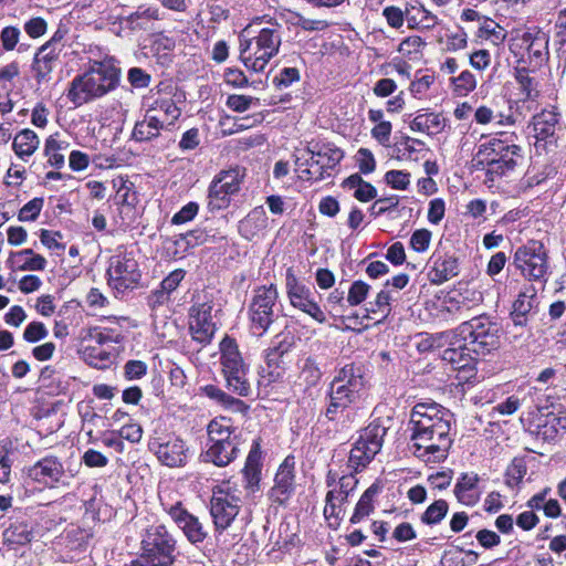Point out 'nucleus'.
I'll list each match as a JSON object with an SVG mask.
<instances>
[{"label":"nucleus","instance_id":"nucleus-1","mask_svg":"<svg viewBox=\"0 0 566 566\" xmlns=\"http://www.w3.org/2000/svg\"><path fill=\"white\" fill-rule=\"evenodd\" d=\"M453 415L436 402H419L410 415V449L418 459L427 463L443 461L453 439L451 436Z\"/></svg>","mask_w":566,"mask_h":566},{"label":"nucleus","instance_id":"nucleus-2","mask_svg":"<svg viewBox=\"0 0 566 566\" xmlns=\"http://www.w3.org/2000/svg\"><path fill=\"white\" fill-rule=\"evenodd\" d=\"M97 54L90 50L86 70L76 75L69 84L66 98L75 106H82L101 98L116 90L120 82L122 70L118 61L97 49Z\"/></svg>","mask_w":566,"mask_h":566},{"label":"nucleus","instance_id":"nucleus-3","mask_svg":"<svg viewBox=\"0 0 566 566\" xmlns=\"http://www.w3.org/2000/svg\"><path fill=\"white\" fill-rule=\"evenodd\" d=\"M283 27L266 15L255 18L240 35L239 59L255 73L265 71L269 62L279 53Z\"/></svg>","mask_w":566,"mask_h":566},{"label":"nucleus","instance_id":"nucleus-4","mask_svg":"<svg viewBox=\"0 0 566 566\" xmlns=\"http://www.w3.org/2000/svg\"><path fill=\"white\" fill-rule=\"evenodd\" d=\"M366 384L365 369L361 365L352 363L342 367L328 387L326 418L335 421L352 405L357 403L365 392Z\"/></svg>","mask_w":566,"mask_h":566},{"label":"nucleus","instance_id":"nucleus-5","mask_svg":"<svg viewBox=\"0 0 566 566\" xmlns=\"http://www.w3.org/2000/svg\"><path fill=\"white\" fill-rule=\"evenodd\" d=\"M343 157V151L334 145L311 140L303 149L295 150V169L303 180H323Z\"/></svg>","mask_w":566,"mask_h":566},{"label":"nucleus","instance_id":"nucleus-6","mask_svg":"<svg viewBox=\"0 0 566 566\" xmlns=\"http://www.w3.org/2000/svg\"><path fill=\"white\" fill-rule=\"evenodd\" d=\"M208 448L203 461L216 467H227L234 461L239 453V437L231 426L230 419L219 417L208 424Z\"/></svg>","mask_w":566,"mask_h":566},{"label":"nucleus","instance_id":"nucleus-7","mask_svg":"<svg viewBox=\"0 0 566 566\" xmlns=\"http://www.w3.org/2000/svg\"><path fill=\"white\" fill-rule=\"evenodd\" d=\"M163 510L168 514L176 526L192 545L202 544L208 535V528L203 522L185 506L180 494L166 486L158 493Z\"/></svg>","mask_w":566,"mask_h":566},{"label":"nucleus","instance_id":"nucleus-8","mask_svg":"<svg viewBox=\"0 0 566 566\" xmlns=\"http://www.w3.org/2000/svg\"><path fill=\"white\" fill-rule=\"evenodd\" d=\"M221 375L226 388L238 397H248L251 384L248 378L249 365L245 364L234 338L224 336L219 345Z\"/></svg>","mask_w":566,"mask_h":566},{"label":"nucleus","instance_id":"nucleus-9","mask_svg":"<svg viewBox=\"0 0 566 566\" xmlns=\"http://www.w3.org/2000/svg\"><path fill=\"white\" fill-rule=\"evenodd\" d=\"M459 335L476 356H485L496 350L501 345V326L490 315L482 314L461 323Z\"/></svg>","mask_w":566,"mask_h":566},{"label":"nucleus","instance_id":"nucleus-10","mask_svg":"<svg viewBox=\"0 0 566 566\" xmlns=\"http://www.w3.org/2000/svg\"><path fill=\"white\" fill-rule=\"evenodd\" d=\"M242 506V491L230 481H223L212 488L210 515L218 533L228 530Z\"/></svg>","mask_w":566,"mask_h":566},{"label":"nucleus","instance_id":"nucleus-11","mask_svg":"<svg viewBox=\"0 0 566 566\" xmlns=\"http://www.w3.org/2000/svg\"><path fill=\"white\" fill-rule=\"evenodd\" d=\"M386 433L387 428L378 421L363 429L349 452L345 470L355 474L366 468L380 451Z\"/></svg>","mask_w":566,"mask_h":566},{"label":"nucleus","instance_id":"nucleus-12","mask_svg":"<svg viewBox=\"0 0 566 566\" xmlns=\"http://www.w3.org/2000/svg\"><path fill=\"white\" fill-rule=\"evenodd\" d=\"M358 480L353 472L342 470L337 472L329 469L326 475V485L329 488L326 494L324 516L326 520L334 518L335 524L344 516L343 505L347 497L355 491Z\"/></svg>","mask_w":566,"mask_h":566},{"label":"nucleus","instance_id":"nucleus-13","mask_svg":"<svg viewBox=\"0 0 566 566\" xmlns=\"http://www.w3.org/2000/svg\"><path fill=\"white\" fill-rule=\"evenodd\" d=\"M548 35L538 29H528L511 39V52L527 62L533 69L541 67L548 61Z\"/></svg>","mask_w":566,"mask_h":566},{"label":"nucleus","instance_id":"nucleus-14","mask_svg":"<svg viewBox=\"0 0 566 566\" xmlns=\"http://www.w3.org/2000/svg\"><path fill=\"white\" fill-rule=\"evenodd\" d=\"M513 264L530 281L545 283L548 277V253L541 241H528L516 249Z\"/></svg>","mask_w":566,"mask_h":566},{"label":"nucleus","instance_id":"nucleus-15","mask_svg":"<svg viewBox=\"0 0 566 566\" xmlns=\"http://www.w3.org/2000/svg\"><path fill=\"white\" fill-rule=\"evenodd\" d=\"M245 168L235 166L219 171L208 189V209L219 211L230 206L231 197L240 191Z\"/></svg>","mask_w":566,"mask_h":566},{"label":"nucleus","instance_id":"nucleus-16","mask_svg":"<svg viewBox=\"0 0 566 566\" xmlns=\"http://www.w3.org/2000/svg\"><path fill=\"white\" fill-rule=\"evenodd\" d=\"M140 277L139 265L130 253H119L109 259L107 282L117 293L136 287Z\"/></svg>","mask_w":566,"mask_h":566},{"label":"nucleus","instance_id":"nucleus-17","mask_svg":"<svg viewBox=\"0 0 566 566\" xmlns=\"http://www.w3.org/2000/svg\"><path fill=\"white\" fill-rule=\"evenodd\" d=\"M277 297L279 293L274 284L260 286L254 291L249 306L251 327L254 333L262 335L274 322V306Z\"/></svg>","mask_w":566,"mask_h":566},{"label":"nucleus","instance_id":"nucleus-18","mask_svg":"<svg viewBox=\"0 0 566 566\" xmlns=\"http://www.w3.org/2000/svg\"><path fill=\"white\" fill-rule=\"evenodd\" d=\"M175 539L165 525L149 526L142 539L143 554L154 559L157 566H171Z\"/></svg>","mask_w":566,"mask_h":566},{"label":"nucleus","instance_id":"nucleus-19","mask_svg":"<svg viewBox=\"0 0 566 566\" xmlns=\"http://www.w3.org/2000/svg\"><path fill=\"white\" fill-rule=\"evenodd\" d=\"M286 293L292 306L306 313L317 323L326 322V315L315 302L314 293L310 287L298 282L291 269L286 272Z\"/></svg>","mask_w":566,"mask_h":566},{"label":"nucleus","instance_id":"nucleus-20","mask_svg":"<svg viewBox=\"0 0 566 566\" xmlns=\"http://www.w3.org/2000/svg\"><path fill=\"white\" fill-rule=\"evenodd\" d=\"M27 475L45 488L66 484V471L62 461L55 455H46L27 469Z\"/></svg>","mask_w":566,"mask_h":566},{"label":"nucleus","instance_id":"nucleus-21","mask_svg":"<svg viewBox=\"0 0 566 566\" xmlns=\"http://www.w3.org/2000/svg\"><path fill=\"white\" fill-rule=\"evenodd\" d=\"M158 461L169 468L184 467L188 459V448L185 441L178 437L158 438L149 443Z\"/></svg>","mask_w":566,"mask_h":566},{"label":"nucleus","instance_id":"nucleus-22","mask_svg":"<svg viewBox=\"0 0 566 566\" xmlns=\"http://www.w3.org/2000/svg\"><path fill=\"white\" fill-rule=\"evenodd\" d=\"M474 354L468 349V344L458 347H450L443 350L442 360L451 366L457 373L455 378L459 384H465L475 378L476 376V358Z\"/></svg>","mask_w":566,"mask_h":566},{"label":"nucleus","instance_id":"nucleus-23","mask_svg":"<svg viewBox=\"0 0 566 566\" xmlns=\"http://www.w3.org/2000/svg\"><path fill=\"white\" fill-rule=\"evenodd\" d=\"M212 306L208 303L191 306L189 314V331L195 342L201 346L211 343L216 325L211 316Z\"/></svg>","mask_w":566,"mask_h":566},{"label":"nucleus","instance_id":"nucleus-24","mask_svg":"<svg viewBox=\"0 0 566 566\" xmlns=\"http://www.w3.org/2000/svg\"><path fill=\"white\" fill-rule=\"evenodd\" d=\"M295 459L293 455H287L279 467L274 478V485L270 490V499L277 504H285L294 494L295 491Z\"/></svg>","mask_w":566,"mask_h":566},{"label":"nucleus","instance_id":"nucleus-25","mask_svg":"<svg viewBox=\"0 0 566 566\" xmlns=\"http://www.w3.org/2000/svg\"><path fill=\"white\" fill-rule=\"evenodd\" d=\"M428 280L440 285L459 274L460 263L454 254L434 251L429 259Z\"/></svg>","mask_w":566,"mask_h":566},{"label":"nucleus","instance_id":"nucleus-26","mask_svg":"<svg viewBox=\"0 0 566 566\" xmlns=\"http://www.w3.org/2000/svg\"><path fill=\"white\" fill-rule=\"evenodd\" d=\"M538 305L537 292L534 286H525L513 303L510 317L516 327H525L534 310Z\"/></svg>","mask_w":566,"mask_h":566},{"label":"nucleus","instance_id":"nucleus-27","mask_svg":"<svg viewBox=\"0 0 566 566\" xmlns=\"http://www.w3.org/2000/svg\"><path fill=\"white\" fill-rule=\"evenodd\" d=\"M507 147V139H503L501 133L491 138L490 140L482 143L478 151L475 154L476 165L485 166L488 180L494 181L493 171H499L500 166L495 161L499 163V154H501L504 148Z\"/></svg>","mask_w":566,"mask_h":566},{"label":"nucleus","instance_id":"nucleus-28","mask_svg":"<svg viewBox=\"0 0 566 566\" xmlns=\"http://www.w3.org/2000/svg\"><path fill=\"white\" fill-rule=\"evenodd\" d=\"M480 478L475 472H463L454 485V496L465 506H474L481 499L482 491L479 488Z\"/></svg>","mask_w":566,"mask_h":566},{"label":"nucleus","instance_id":"nucleus-29","mask_svg":"<svg viewBox=\"0 0 566 566\" xmlns=\"http://www.w3.org/2000/svg\"><path fill=\"white\" fill-rule=\"evenodd\" d=\"M62 48H53L51 44L41 45L34 54L32 69L39 82L48 80L56 65Z\"/></svg>","mask_w":566,"mask_h":566},{"label":"nucleus","instance_id":"nucleus-30","mask_svg":"<svg viewBox=\"0 0 566 566\" xmlns=\"http://www.w3.org/2000/svg\"><path fill=\"white\" fill-rule=\"evenodd\" d=\"M268 224L266 212L262 206H259L239 221L238 231L242 238L251 241L259 237L268 228Z\"/></svg>","mask_w":566,"mask_h":566},{"label":"nucleus","instance_id":"nucleus-31","mask_svg":"<svg viewBox=\"0 0 566 566\" xmlns=\"http://www.w3.org/2000/svg\"><path fill=\"white\" fill-rule=\"evenodd\" d=\"M148 101V113L159 115L165 120L166 128L172 126L181 116V108L177 106L172 97L151 95Z\"/></svg>","mask_w":566,"mask_h":566},{"label":"nucleus","instance_id":"nucleus-32","mask_svg":"<svg viewBox=\"0 0 566 566\" xmlns=\"http://www.w3.org/2000/svg\"><path fill=\"white\" fill-rule=\"evenodd\" d=\"M503 139H507V147L499 154V163L500 166L499 171H493V178L505 175L507 171H512L516 166L518 160L523 158L522 148L514 143V134L501 133Z\"/></svg>","mask_w":566,"mask_h":566},{"label":"nucleus","instance_id":"nucleus-33","mask_svg":"<svg viewBox=\"0 0 566 566\" xmlns=\"http://www.w3.org/2000/svg\"><path fill=\"white\" fill-rule=\"evenodd\" d=\"M8 263L18 271H43L48 264L46 259L32 249L11 252Z\"/></svg>","mask_w":566,"mask_h":566},{"label":"nucleus","instance_id":"nucleus-34","mask_svg":"<svg viewBox=\"0 0 566 566\" xmlns=\"http://www.w3.org/2000/svg\"><path fill=\"white\" fill-rule=\"evenodd\" d=\"M163 129H166L165 120L157 114L148 113L147 109L145 119L135 124L132 137L136 142H149L158 137Z\"/></svg>","mask_w":566,"mask_h":566},{"label":"nucleus","instance_id":"nucleus-35","mask_svg":"<svg viewBox=\"0 0 566 566\" xmlns=\"http://www.w3.org/2000/svg\"><path fill=\"white\" fill-rule=\"evenodd\" d=\"M200 391L203 396L211 399L219 406L235 411V412H245L248 410V405L241 400L240 398H235L232 395L226 392L220 387L216 385H206L200 387Z\"/></svg>","mask_w":566,"mask_h":566},{"label":"nucleus","instance_id":"nucleus-36","mask_svg":"<svg viewBox=\"0 0 566 566\" xmlns=\"http://www.w3.org/2000/svg\"><path fill=\"white\" fill-rule=\"evenodd\" d=\"M531 73L525 66L515 69L514 77L517 83L521 101L523 102L535 101L539 96V82Z\"/></svg>","mask_w":566,"mask_h":566},{"label":"nucleus","instance_id":"nucleus-37","mask_svg":"<svg viewBox=\"0 0 566 566\" xmlns=\"http://www.w3.org/2000/svg\"><path fill=\"white\" fill-rule=\"evenodd\" d=\"M163 19V12L155 4H142L127 17L132 29L147 30L154 21Z\"/></svg>","mask_w":566,"mask_h":566},{"label":"nucleus","instance_id":"nucleus-38","mask_svg":"<svg viewBox=\"0 0 566 566\" xmlns=\"http://www.w3.org/2000/svg\"><path fill=\"white\" fill-rule=\"evenodd\" d=\"M412 132L437 135L444 127V119L437 113H418L409 125Z\"/></svg>","mask_w":566,"mask_h":566},{"label":"nucleus","instance_id":"nucleus-39","mask_svg":"<svg viewBox=\"0 0 566 566\" xmlns=\"http://www.w3.org/2000/svg\"><path fill=\"white\" fill-rule=\"evenodd\" d=\"M39 145L38 135L32 129L24 128L14 136L12 148L19 158L25 159L35 153Z\"/></svg>","mask_w":566,"mask_h":566},{"label":"nucleus","instance_id":"nucleus-40","mask_svg":"<svg viewBox=\"0 0 566 566\" xmlns=\"http://www.w3.org/2000/svg\"><path fill=\"white\" fill-rule=\"evenodd\" d=\"M558 124V114L554 111H543L533 118V130L535 137L545 140L554 136L556 125Z\"/></svg>","mask_w":566,"mask_h":566},{"label":"nucleus","instance_id":"nucleus-41","mask_svg":"<svg viewBox=\"0 0 566 566\" xmlns=\"http://www.w3.org/2000/svg\"><path fill=\"white\" fill-rule=\"evenodd\" d=\"M70 144L64 139H59L57 135H51L44 145V155L50 166L62 168L65 164L64 153L69 149Z\"/></svg>","mask_w":566,"mask_h":566},{"label":"nucleus","instance_id":"nucleus-42","mask_svg":"<svg viewBox=\"0 0 566 566\" xmlns=\"http://www.w3.org/2000/svg\"><path fill=\"white\" fill-rule=\"evenodd\" d=\"M379 492L380 488L377 484H371L363 493L350 517V523H359L363 518L367 517L374 511V501L375 497L379 494Z\"/></svg>","mask_w":566,"mask_h":566},{"label":"nucleus","instance_id":"nucleus-43","mask_svg":"<svg viewBox=\"0 0 566 566\" xmlns=\"http://www.w3.org/2000/svg\"><path fill=\"white\" fill-rule=\"evenodd\" d=\"M406 20L410 28L431 29L437 24V17L423 7L412 6L406 9Z\"/></svg>","mask_w":566,"mask_h":566},{"label":"nucleus","instance_id":"nucleus-44","mask_svg":"<svg viewBox=\"0 0 566 566\" xmlns=\"http://www.w3.org/2000/svg\"><path fill=\"white\" fill-rule=\"evenodd\" d=\"M3 538L8 545L21 546L31 541L32 532L27 524L14 523L4 530Z\"/></svg>","mask_w":566,"mask_h":566},{"label":"nucleus","instance_id":"nucleus-45","mask_svg":"<svg viewBox=\"0 0 566 566\" xmlns=\"http://www.w3.org/2000/svg\"><path fill=\"white\" fill-rule=\"evenodd\" d=\"M479 36L490 40L493 44H500L506 36V31L494 20L484 18L479 27Z\"/></svg>","mask_w":566,"mask_h":566},{"label":"nucleus","instance_id":"nucleus-46","mask_svg":"<svg viewBox=\"0 0 566 566\" xmlns=\"http://www.w3.org/2000/svg\"><path fill=\"white\" fill-rule=\"evenodd\" d=\"M452 90L459 96H467L476 87V78L469 70L451 78Z\"/></svg>","mask_w":566,"mask_h":566},{"label":"nucleus","instance_id":"nucleus-47","mask_svg":"<svg viewBox=\"0 0 566 566\" xmlns=\"http://www.w3.org/2000/svg\"><path fill=\"white\" fill-rule=\"evenodd\" d=\"M449 511V504L444 500H437L430 504L421 515V522L427 525L440 523Z\"/></svg>","mask_w":566,"mask_h":566},{"label":"nucleus","instance_id":"nucleus-48","mask_svg":"<svg viewBox=\"0 0 566 566\" xmlns=\"http://www.w3.org/2000/svg\"><path fill=\"white\" fill-rule=\"evenodd\" d=\"M391 300L390 292L384 289L376 295L375 301L368 304L366 311L369 314L380 315L382 318H386L391 312Z\"/></svg>","mask_w":566,"mask_h":566},{"label":"nucleus","instance_id":"nucleus-49","mask_svg":"<svg viewBox=\"0 0 566 566\" xmlns=\"http://www.w3.org/2000/svg\"><path fill=\"white\" fill-rule=\"evenodd\" d=\"M91 527L85 526H71L66 531V539L71 548L80 549L87 545L88 541L93 537Z\"/></svg>","mask_w":566,"mask_h":566},{"label":"nucleus","instance_id":"nucleus-50","mask_svg":"<svg viewBox=\"0 0 566 566\" xmlns=\"http://www.w3.org/2000/svg\"><path fill=\"white\" fill-rule=\"evenodd\" d=\"M84 359L95 368H104L111 363V355L101 347H85Z\"/></svg>","mask_w":566,"mask_h":566},{"label":"nucleus","instance_id":"nucleus-51","mask_svg":"<svg viewBox=\"0 0 566 566\" xmlns=\"http://www.w3.org/2000/svg\"><path fill=\"white\" fill-rule=\"evenodd\" d=\"M526 474V464L522 459H514L505 473V482L510 488L517 486Z\"/></svg>","mask_w":566,"mask_h":566},{"label":"nucleus","instance_id":"nucleus-52","mask_svg":"<svg viewBox=\"0 0 566 566\" xmlns=\"http://www.w3.org/2000/svg\"><path fill=\"white\" fill-rule=\"evenodd\" d=\"M44 205V199L36 197L27 202L19 211L18 219L22 222L34 221Z\"/></svg>","mask_w":566,"mask_h":566},{"label":"nucleus","instance_id":"nucleus-53","mask_svg":"<svg viewBox=\"0 0 566 566\" xmlns=\"http://www.w3.org/2000/svg\"><path fill=\"white\" fill-rule=\"evenodd\" d=\"M369 290L370 286L367 283L363 281H355L349 287L347 302L350 306L361 304L366 300Z\"/></svg>","mask_w":566,"mask_h":566},{"label":"nucleus","instance_id":"nucleus-54","mask_svg":"<svg viewBox=\"0 0 566 566\" xmlns=\"http://www.w3.org/2000/svg\"><path fill=\"white\" fill-rule=\"evenodd\" d=\"M426 42L418 35L406 38L398 46V52L405 56L411 57L422 51Z\"/></svg>","mask_w":566,"mask_h":566},{"label":"nucleus","instance_id":"nucleus-55","mask_svg":"<svg viewBox=\"0 0 566 566\" xmlns=\"http://www.w3.org/2000/svg\"><path fill=\"white\" fill-rule=\"evenodd\" d=\"M301 376L304 378V380L310 386H315L319 381V379L322 377V371L318 367V364L315 361L314 358L307 357L304 360V364L302 366Z\"/></svg>","mask_w":566,"mask_h":566},{"label":"nucleus","instance_id":"nucleus-56","mask_svg":"<svg viewBox=\"0 0 566 566\" xmlns=\"http://www.w3.org/2000/svg\"><path fill=\"white\" fill-rule=\"evenodd\" d=\"M356 161L359 172L369 175L376 169V160L373 153L367 148H359L356 154Z\"/></svg>","mask_w":566,"mask_h":566},{"label":"nucleus","instance_id":"nucleus-57","mask_svg":"<svg viewBox=\"0 0 566 566\" xmlns=\"http://www.w3.org/2000/svg\"><path fill=\"white\" fill-rule=\"evenodd\" d=\"M385 181L394 189L406 190L410 184V174L403 170H389Z\"/></svg>","mask_w":566,"mask_h":566},{"label":"nucleus","instance_id":"nucleus-58","mask_svg":"<svg viewBox=\"0 0 566 566\" xmlns=\"http://www.w3.org/2000/svg\"><path fill=\"white\" fill-rule=\"evenodd\" d=\"M49 332L42 322H31L23 332V339L28 343H36L44 339Z\"/></svg>","mask_w":566,"mask_h":566},{"label":"nucleus","instance_id":"nucleus-59","mask_svg":"<svg viewBox=\"0 0 566 566\" xmlns=\"http://www.w3.org/2000/svg\"><path fill=\"white\" fill-rule=\"evenodd\" d=\"M201 242H203L202 232L196 230L179 234L175 240V245L177 249L181 250V252H186L188 249L193 248Z\"/></svg>","mask_w":566,"mask_h":566},{"label":"nucleus","instance_id":"nucleus-60","mask_svg":"<svg viewBox=\"0 0 566 566\" xmlns=\"http://www.w3.org/2000/svg\"><path fill=\"white\" fill-rule=\"evenodd\" d=\"M127 80L134 88H146L150 84L151 75L140 67H130Z\"/></svg>","mask_w":566,"mask_h":566},{"label":"nucleus","instance_id":"nucleus-61","mask_svg":"<svg viewBox=\"0 0 566 566\" xmlns=\"http://www.w3.org/2000/svg\"><path fill=\"white\" fill-rule=\"evenodd\" d=\"M199 205L197 202L190 201L185 205L178 212H176L171 218L172 224H184L195 219L198 214Z\"/></svg>","mask_w":566,"mask_h":566},{"label":"nucleus","instance_id":"nucleus-62","mask_svg":"<svg viewBox=\"0 0 566 566\" xmlns=\"http://www.w3.org/2000/svg\"><path fill=\"white\" fill-rule=\"evenodd\" d=\"M431 237V231L428 229H418L411 234L410 247L416 252H424L429 248Z\"/></svg>","mask_w":566,"mask_h":566},{"label":"nucleus","instance_id":"nucleus-63","mask_svg":"<svg viewBox=\"0 0 566 566\" xmlns=\"http://www.w3.org/2000/svg\"><path fill=\"white\" fill-rule=\"evenodd\" d=\"M433 82H434L433 75H429V74L422 75L421 77L411 81L410 87H409L411 95L415 98H419V99L422 98L426 95V93L429 91V88Z\"/></svg>","mask_w":566,"mask_h":566},{"label":"nucleus","instance_id":"nucleus-64","mask_svg":"<svg viewBox=\"0 0 566 566\" xmlns=\"http://www.w3.org/2000/svg\"><path fill=\"white\" fill-rule=\"evenodd\" d=\"M382 15L389 27L399 29L403 25L406 20V10L402 11L399 7L388 6L382 10Z\"/></svg>","mask_w":566,"mask_h":566}]
</instances>
